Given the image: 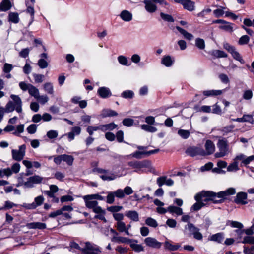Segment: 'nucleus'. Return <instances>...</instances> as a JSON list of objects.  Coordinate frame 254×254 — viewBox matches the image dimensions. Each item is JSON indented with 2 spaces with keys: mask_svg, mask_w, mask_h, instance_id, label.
I'll use <instances>...</instances> for the list:
<instances>
[{
  "mask_svg": "<svg viewBox=\"0 0 254 254\" xmlns=\"http://www.w3.org/2000/svg\"><path fill=\"white\" fill-rule=\"evenodd\" d=\"M236 193V189L234 188H229L224 191H221L216 193L211 191L203 190L197 193L195 197V200L197 202L200 201L203 203L204 206L210 201H212L215 204L221 203L227 199V197L234 195Z\"/></svg>",
  "mask_w": 254,
  "mask_h": 254,
  "instance_id": "1",
  "label": "nucleus"
},
{
  "mask_svg": "<svg viewBox=\"0 0 254 254\" xmlns=\"http://www.w3.org/2000/svg\"><path fill=\"white\" fill-rule=\"evenodd\" d=\"M10 98L14 102L11 101L8 102L5 106V112L10 113L15 110L17 112L21 113L22 102L20 98L18 96L13 94L11 95Z\"/></svg>",
  "mask_w": 254,
  "mask_h": 254,
  "instance_id": "2",
  "label": "nucleus"
},
{
  "mask_svg": "<svg viewBox=\"0 0 254 254\" xmlns=\"http://www.w3.org/2000/svg\"><path fill=\"white\" fill-rule=\"evenodd\" d=\"M219 152L215 154L216 158H221L226 155L229 152L228 141L226 139H219L217 142Z\"/></svg>",
  "mask_w": 254,
  "mask_h": 254,
  "instance_id": "3",
  "label": "nucleus"
},
{
  "mask_svg": "<svg viewBox=\"0 0 254 254\" xmlns=\"http://www.w3.org/2000/svg\"><path fill=\"white\" fill-rule=\"evenodd\" d=\"M188 229L190 235H193V238L197 240H202L203 239L202 234L199 232L200 229L196 227L193 224L188 223L185 225V229Z\"/></svg>",
  "mask_w": 254,
  "mask_h": 254,
  "instance_id": "4",
  "label": "nucleus"
},
{
  "mask_svg": "<svg viewBox=\"0 0 254 254\" xmlns=\"http://www.w3.org/2000/svg\"><path fill=\"white\" fill-rule=\"evenodd\" d=\"M26 145L23 144L19 146V149H12L11 154L12 159L17 161H21L25 155Z\"/></svg>",
  "mask_w": 254,
  "mask_h": 254,
  "instance_id": "5",
  "label": "nucleus"
},
{
  "mask_svg": "<svg viewBox=\"0 0 254 254\" xmlns=\"http://www.w3.org/2000/svg\"><path fill=\"white\" fill-rule=\"evenodd\" d=\"M82 251L83 254H100V253L101 252L99 247L89 242L85 243V247Z\"/></svg>",
  "mask_w": 254,
  "mask_h": 254,
  "instance_id": "6",
  "label": "nucleus"
},
{
  "mask_svg": "<svg viewBox=\"0 0 254 254\" xmlns=\"http://www.w3.org/2000/svg\"><path fill=\"white\" fill-rule=\"evenodd\" d=\"M44 198L43 195H39L36 197L34 199V201L32 203H23L21 206L27 209H34L37 207L41 206L44 201Z\"/></svg>",
  "mask_w": 254,
  "mask_h": 254,
  "instance_id": "7",
  "label": "nucleus"
},
{
  "mask_svg": "<svg viewBox=\"0 0 254 254\" xmlns=\"http://www.w3.org/2000/svg\"><path fill=\"white\" fill-rule=\"evenodd\" d=\"M44 178L39 175H35L27 179V181L24 183V186L28 188H32L34 187V184H40L42 182Z\"/></svg>",
  "mask_w": 254,
  "mask_h": 254,
  "instance_id": "8",
  "label": "nucleus"
},
{
  "mask_svg": "<svg viewBox=\"0 0 254 254\" xmlns=\"http://www.w3.org/2000/svg\"><path fill=\"white\" fill-rule=\"evenodd\" d=\"M129 166L135 169H141L149 168L151 165L150 161L148 160L130 161L128 163Z\"/></svg>",
  "mask_w": 254,
  "mask_h": 254,
  "instance_id": "9",
  "label": "nucleus"
},
{
  "mask_svg": "<svg viewBox=\"0 0 254 254\" xmlns=\"http://www.w3.org/2000/svg\"><path fill=\"white\" fill-rule=\"evenodd\" d=\"M185 152L188 155L191 157H195L197 155L203 156V149L197 146L189 147L185 151Z\"/></svg>",
  "mask_w": 254,
  "mask_h": 254,
  "instance_id": "10",
  "label": "nucleus"
},
{
  "mask_svg": "<svg viewBox=\"0 0 254 254\" xmlns=\"http://www.w3.org/2000/svg\"><path fill=\"white\" fill-rule=\"evenodd\" d=\"M248 195L246 192L241 191L237 193L233 202L238 205H246L248 204Z\"/></svg>",
  "mask_w": 254,
  "mask_h": 254,
  "instance_id": "11",
  "label": "nucleus"
},
{
  "mask_svg": "<svg viewBox=\"0 0 254 254\" xmlns=\"http://www.w3.org/2000/svg\"><path fill=\"white\" fill-rule=\"evenodd\" d=\"M176 3H181L183 8L189 11H192L195 9V3L191 0H175Z\"/></svg>",
  "mask_w": 254,
  "mask_h": 254,
  "instance_id": "12",
  "label": "nucleus"
},
{
  "mask_svg": "<svg viewBox=\"0 0 254 254\" xmlns=\"http://www.w3.org/2000/svg\"><path fill=\"white\" fill-rule=\"evenodd\" d=\"M205 150L203 149V156L210 155L213 154L215 151V145L210 140H207L205 145Z\"/></svg>",
  "mask_w": 254,
  "mask_h": 254,
  "instance_id": "13",
  "label": "nucleus"
},
{
  "mask_svg": "<svg viewBox=\"0 0 254 254\" xmlns=\"http://www.w3.org/2000/svg\"><path fill=\"white\" fill-rule=\"evenodd\" d=\"M144 242L147 246L153 248L158 249L162 246L161 243L158 242L156 239L152 237L145 238Z\"/></svg>",
  "mask_w": 254,
  "mask_h": 254,
  "instance_id": "14",
  "label": "nucleus"
},
{
  "mask_svg": "<svg viewBox=\"0 0 254 254\" xmlns=\"http://www.w3.org/2000/svg\"><path fill=\"white\" fill-rule=\"evenodd\" d=\"M111 241L112 242H116L118 243H126L130 244L131 242L137 243L138 241L136 240L129 239L127 237H121V236H113Z\"/></svg>",
  "mask_w": 254,
  "mask_h": 254,
  "instance_id": "15",
  "label": "nucleus"
},
{
  "mask_svg": "<svg viewBox=\"0 0 254 254\" xmlns=\"http://www.w3.org/2000/svg\"><path fill=\"white\" fill-rule=\"evenodd\" d=\"M97 94L102 98L106 99L112 95L110 89L106 87H101L98 88Z\"/></svg>",
  "mask_w": 254,
  "mask_h": 254,
  "instance_id": "16",
  "label": "nucleus"
},
{
  "mask_svg": "<svg viewBox=\"0 0 254 254\" xmlns=\"http://www.w3.org/2000/svg\"><path fill=\"white\" fill-rule=\"evenodd\" d=\"M143 3L145 4V10L149 13H153L157 10V6L153 0H144Z\"/></svg>",
  "mask_w": 254,
  "mask_h": 254,
  "instance_id": "17",
  "label": "nucleus"
},
{
  "mask_svg": "<svg viewBox=\"0 0 254 254\" xmlns=\"http://www.w3.org/2000/svg\"><path fill=\"white\" fill-rule=\"evenodd\" d=\"M224 239V234L223 232L217 233L209 236L208 241H213L217 243H222Z\"/></svg>",
  "mask_w": 254,
  "mask_h": 254,
  "instance_id": "18",
  "label": "nucleus"
},
{
  "mask_svg": "<svg viewBox=\"0 0 254 254\" xmlns=\"http://www.w3.org/2000/svg\"><path fill=\"white\" fill-rule=\"evenodd\" d=\"M81 128L79 126H75L72 127L71 131L68 132L66 135L69 141L74 139L75 135H79L81 133Z\"/></svg>",
  "mask_w": 254,
  "mask_h": 254,
  "instance_id": "19",
  "label": "nucleus"
},
{
  "mask_svg": "<svg viewBox=\"0 0 254 254\" xmlns=\"http://www.w3.org/2000/svg\"><path fill=\"white\" fill-rule=\"evenodd\" d=\"M26 227L28 229H38L40 230H43L46 228V224L42 222H31L27 223Z\"/></svg>",
  "mask_w": 254,
  "mask_h": 254,
  "instance_id": "20",
  "label": "nucleus"
},
{
  "mask_svg": "<svg viewBox=\"0 0 254 254\" xmlns=\"http://www.w3.org/2000/svg\"><path fill=\"white\" fill-rule=\"evenodd\" d=\"M83 198L85 201L86 206L89 209H93L98 204L96 200L88 197L87 195L84 196Z\"/></svg>",
  "mask_w": 254,
  "mask_h": 254,
  "instance_id": "21",
  "label": "nucleus"
},
{
  "mask_svg": "<svg viewBox=\"0 0 254 254\" xmlns=\"http://www.w3.org/2000/svg\"><path fill=\"white\" fill-rule=\"evenodd\" d=\"M120 17L124 21L129 22L132 19V14L129 11L124 10L121 12Z\"/></svg>",
  "mask_w": 254,
  "mask_h": 254,
  "instance_id": "22",
  "label": "nucleus"
},
{
  "mask_svg": "<svg viewBox=\"0 0 254 254\" xmlns=\"http://www.w3.org/2000/svg\"><path fill=\"white\" fill-rule=\"evenodd\" d=\"M174 63V60L169 55L164 56L161 60V64L166 67L171 66Z\"/></svg>",
  "mask_w": 254,
  "mask_h": 254,
  "instance_id": "23",
  "label": "nucleus"
},
{
  "mask_svg": "<svg viewBox=\"0 0 254 254\" xmlns=\"http://www.w3.org/2000/svg\"><path fill=\"white\" fill-rule=\"evenodd\" d=\"M49 187L50 190H44V193L49 197H53L55 193L59 190L58 187L55 185H51Z\"/></svg>",
  "mask_w": 254,
  "mask_h": 254,
  "instance_id": "24",
  "label": "nucleus"
},
{
  "mask_svg": "<svg viewBox=\"0 0 254 254\" xmlns=\"http://www.w3.org/2000/svg\"><path fill=\"white\" fill-rule=\"evenodd\" d=\"M11 7V3L9 0H3L0 3V11H6Z\"/></svg>",
  "mask_w": 254,
  "mask_h": 254,
  "instance_id": "25",
  "label": "nucleus"
},
{
  "mask_svg": "<svg viewBox=\"0 0 254 254\" xmlns=\"http://www.w3.org/2000/svg\"><path fill=\"white\" fill-rule=\"evenodd\" d=\"M100 130L102 131H106L107 130H113L117 127V125L114 123H111L107 124L101 125Z\"/></svg>",
  "mask_w": 254,
  "mask_h": 254,
  "instance_id": "26",
  "label": "nucleus"
},
{
  "mask_svg": "<svg viewBox=\"0 0 254 254\" xmlns=\"http://www.w3.org/2000/svg\"><path fill=\"white\" fill-rule=\"evenodd\" d=\"M167 210L170 213L172 214H176L178 216L181 215L183 213L182 209L181 208L173 205L169 206L167 208Z\"/></svg>",
  "mask_w": 254,
  "mask_h": 254,
  "instance_id": "27",
  "label": "nucleus"
},
{
  "mask_svg": "<svg viewBox=\"0 0 254 254\" xmlns=\"http://www.w3.org/2000/svg\"><path fill=\"white\" fill-rule=\"evenodd\" d=\"M234 24L224 20L221 25L219 26V28L225 31L231 32L233 31V25Z\"/></svg>",
  "mask_w": 254,
  "mask_h": 254,
  "instance_id": "28",
  "label": "nucleus"
},
{
  "mask_svg": "<svg viewBox=\"0 0 254 254\" xmlns=\"http://www.w3.org/2000/svg\"><path fill=\"white\" fill-rule=\"evenodd\" d=\"M125 215L133 221L137 222L139 220L138 214L136 211L130 210L126 212Z\"/></svg>",
  "mask_w": 254,
  "mask_h": 254,
  "instance_id": "29",
  "label": "nucleus"
},
{
  "mask_svg": "<svg viewBox=\"0 0 254 254\" xmlns=\"http://www.w3.org/2000/svg\"><path fill=\"white\" fill-rule=\"evenodd\" d=\"M118 115V114L117 112L110 109H105L103 110L101 114V116L103 118L117 116Z\"/></svg>",
  "mask_w": 254,
  "mask_h": 254,
  "instance_id": "30",
  "label": "nucleus"
},
{
  "mask_svg": "<svg viewBox=\"0 0 254 254\" xmlns=\"http://www.w3.org/2000/svg\"><path fill=\"white\" fill-rule=\"evenodd\" d=\"M116 226L117 230L120 232H125L127 235H130L129 231H127V230L126 229V226L125 222L123 221L117 222Z\"/></svg>",
  "mask_w": 254,
  "mask_h": 254,
  "instance_id": "31",
  "label": "nucleus"
},
{
  "mask_svg": "<svg viewBox=\"0 0 254 254\" xmlns=\"http://www.w3.org/2000/svg\"><path fill=\"white\" fill-rule=\"evenodd\" d=\"M223 93L221 90H206L203 92V94L205 96H212L220 95Z\"/></svg>",
  "mask_w": 254,
  "mask_h": 254,
  "instance_id": "32",
  "label": "nucleus"
},
{
  "mask_svg": "<svg viewBox=\"0 0 254 254\" xmlns=\"http://www.w3.org/2000/svg\"><path fill=\"white\" fill-rule=\"evenodd\" d=\"M176 29L181 34L184 36L186 39L189 40H190L193 38V36L192 34L188 32L186 30L182 28L181 27L179 26H176Z\"/></svg>",
  "mask_w": 254,
  "mask_h": 254,
  "instance_id": "33",
  "label": "nucleus"
},
{
  "mask_svg": "<svg viewBox=\"0 0 254 254\" xmlns=\"http://www.w3.org/2000/svg\"><path fill=\"white\" fill-rule=\"evenodd\" d=\"M181 245L179 244L176 245H173L170 243V242L168 241H166L164 243V247L165 249L171 251H174L177 250L180 247Z\"/></svg>",
  "mask_w": 254,
  "mask_h": 254,
  "instance_id": "34",
  "label": "nucleus"
},
{
  "mask_svg": "<svg viewBox=\"0 0 254 254\" xmlns=\"http://www.w3.org/2000/svg\"><path fill=\"white\" fill-rule=\"evenodd\" d=\"M8 21L16 24L19 22V15L17 12H10L8 14Z\"/></svg>",
  "mask_w": 254,
  "mask_h": 254,
  "instance_id": "35",
  "label": "nucleus"
},
{
  "mask_svg": "<svg viewBox=\"0 0 254 254\" xmlns=\"http://www.w3.org/2000/svg\"><path fill=\"white\" fill-rule=\"evenodd\" d=\"M100 177L104 181H112L117 178V175L108 171V173L101 175Z\"/></svg>",
  "mask_w": 254,
  "mask_h": 254,
  "instance_id": "36",
  "label": "nucleus"
},
{
  "mask_svg": "<svg viewBox=\"0 0 254 254\" xmlns=\"http://www.w3.org/2000/svg\"><path fill=\"white\" fill-rule=\"evenodd\" d=\"M28 93L30 96L34 97L35 99H36L39 94L38 89L32 84L29 88Z\"/></svg>",
  "mask_w": 254,
  "mask_h": 254,
  "instance_id": "37",
  "label": "nucleus"
},
{
  "mask_svg": "<svg viewBox=\"0 0 254 254\" xmlns=\"http://www.w3.org/2000/svg\"><path fill=\"white\" fill-rule=\"evenodd\" d=\"M212 55L216 58H226L228 55L223 51L216 50L212 52Z\"/></svg>",
  "mask_w": 254,
  "mask_h": 254,
  "instance_id": "38",
  "label": "nucleus"
},
{
  "mask_svg": "<svg viewBox=\"0 0 254 254\" xmlns=\"http://www.w3.org/2000/svg\"><path fill=\"white\" fill-rule=\"evenodd\" d=\"M141 128L142 130L149 132H155L157 131V129L156 127L150 126L149 125L143 124L141 126Z\"/></svg>",
  "mask_w": 254,
  "mask_h": 254,
  "instance_id": "39",
  "label": "nucleus"
},
{
  "mask_svg": "<svg viewBox=\"0 0 254 254\" xmlns=\"http://www.w3.org/2000/svg\"><path fill=\"white\" fill-rule=\"evenodd\" d=\"M178 134L183 139H186L190 135V132L188 130L180 129L178 131Z\"/></svg>",
  "mask_w": 254,
  "mask_h": 254,
  "instance_id": "40",
  "label": "nucleus"
},
{
  "mask_svg": "<svg viewBox=\"0 0 254 254\" xmlns=\"http://www.w3.org/2000/svg\"><path fill=\"white\" fill-rule=\"evenodd\" d=\"M230 54L236 60L239 61L242 64L245 63V61L243 59L239 53L236 50V49Z\"/></svg>",
  "mask_w": 254,
  "mask_h": 254,
  "instance_id": "41",
  "label": "nucleus"
},
{
  "mask_svg": "<svg viewBox=\"0 0 254 254\" xmlns=\"http://www.w3.org/2000/svg\"><path fill=\"white\" fill-rule=\"evenodd\" d=\"M145 152V151H136L132 153L131 155L135 158L140 159L146 157Z\"/></svg>",
  "mask_w": 254,
  "mask_h": 254,
  "instance_id": "42",
  "label": "nucleus"
},
{
  "mask_svg": "<svg viewBox=\"0 0 254 254\" xmlns=\"http://www.w3.org/2000/svg\"><path fill=\"white\" fill-rule=\"evenodd\" d=\"M130 246L131 249L136 252H140L144 251V248L141 245L137 244V243L131 242Z\"/></svg>",
  "mask_w": 254,
  "mask_h": 254,
  "instance_id": "43",
  "label": "nucleus"
},
{
  "mask_svg": "<svg viewBox=\"0 0 254 254\" xmlns=\"http://www.w3.org/2000/svg\"><path fill=\"white\" fill-rule=\"evenodd\" d=\"M62 156H63V161L65 162L68 165L70 166L73 164L74 158L72 156L63 154Z\"/></svg>",
  "mask_w": 254,
  "mask_h": 254,
  "instance_id": "44",
  "label": "nucleus"
},
{
  "mask_svg": "<svg viewBox=\"0 0 254 254\" xmlns=\"http://www.w3.org/2000/svg\"><path fill=\"white\" fill-rule=\"evenodd\" d=\"M227 225H229L233 228H237L238 229L244 228V226L242 223H241V222H239L238 221H236L229 220L227 222Z\"/></svg>",
  "mask_w": 254,
  "mask_h": 254,
  "instance_id": "45",
  "label": "nucleus"
},
{
  "mask_svg": "<svg viewBox=\"0 0 254 254\" xmlns=\"http://www.w3.org/2000/svg\"><path fill=\"white\" fill-rule=\"evenodd\" d=\"M195 46L200 50L204 49L205 44L203 39L197 38L195 39Z\"/></svg>",
  "mask_w": 254,
  "mask_h": 254,
  "instance_id": "46",
  "label": "nucleus"
},
{
  "mask_svg": "<svg viewBox=\"0 0 254 254\" xmlns=\"http://www.w3.org/2000/svg\"><path fill=\"white\" fill-rule=\"evenodd\" d=\"M44 90L48 94H53L54 93L53 86L50 82H48L43 85Z\"/></svg>",
  "mask_w": 254,
  "mask_h": 254,
  "instance_id": "47",
  "label": "nucleus"
},
{
  "mask_svg": "<svg viewBox=\"0 0 254 254\" xmlns=\"http://www.w3.org/2000/svg\"><path fill=\"white\" fill-rule=\"evenodd\" d=\"M145 223L148 226L154 228H156L158 226L157 221L151 217L147 218L145 220Z\"/></svg>",
  "mask_w": 254,
  "mask_h": 254,
  "instance_id": "48",
  "label": "nucleus"
},
{
  "mask_svg": "<svg viewBox=\"0 0 254 254\" xmlns=\"http://www.w3.org/2000/svg\"><path fill=\"white\" fill-rule=\"evenodd\" d=\"M161 18L165 21L168 22H173L174 21V18L169 14H165L163 12L160 13Z\"/></svg>",
  "mask_w": 254,
  "mask_h": 254,
  "instance_id": "49",
  "label": "nucleus"
},
{
  "mask_svg": "<svg viewBox=\"0 0 254 254\" xmlns=\"http://www.w3.org/2000/svg\"><path fill=\"white\" fill-rule=\"evenodd\" d=\"M121 96L125 99H132L134 96V93L131 90H126L122 93Z\"/></svg>",
  "mask_w": 254,
  "mask_h": 254,
  "instance_id": "50",
  "label": "nucleus"
},
{
  "mask_svg": "<svg viewBox=\"0 0 254 254\" xmlns=\"http://www.w3.org/2000/svg\"><path fill=\"white\" fill-rule=\"evenodd\" d=\"M17 204L7 200L5 202L4 206L2 207V209H3V210H7L12 208L14 206H17Z\"/></svg>",
  "mask_w": 254,
  "mask_h": 254,
  "instance_id": "51",
  "label": "nucleus"
},
{
  "mask_svg": "<svg viewBox=\"0 0 254 254\" xmlns=\"http://www.w3.org/2000/svg\"><path fill=\"white\" fill-rule=\"evenodd\" d=\"M123 207L122 206H111L107 207V210L114 213H117L116 212L120 211Z\"/></svg>",
  "mask_w": 254,
  "mask_h": 254,
  "instance_id": "52",
  "label": "nucleus"
},
{
  "mask_svg": "<svg viewBox=\"0 0 254 254\" xmlns=\"http://www.w3.org/2000/svg\"><path fill=\"white\" fill-rule=\"evenodd\" d=\"M27 7L26 11H27V12L30 14L31 17V20L29 23V26H30L32 24L33 21H34L35 11H34V7L33 6L27 5Z\"/></svg>",
  "mask_w": 254,
  "mask_h": 254,
  "instance_id": "53",
  "label": "nucleus"
},
{
  "mask_svg": "<svg viewBox=\"0 0 254 254\" xmlns=\"http://www.w3.org/2000/svg\"><path fill=\"white\" fill-rule=\"evenodd\" d=\"M239 170L238 164L237 161L231 163L227 167V171L229 172L237 171Z\"/></svg>",
  "mask_w": 254,
  "mask_h": 254,
  "instance_id": "54",
  "label": "nucleus"
},
{
  "mask_svg": "<svg viewBox=\"0 0 254 254\" xmlns=\"http://www.w3.org/2000/svg\"><path fill=\"white\" fill-rule=\"evenodd\" d=\"M32 75L35 83H40L43 82L44 78V76L43 75L36 73H33Z\"/></svg>",
  "mask_w": 254,
  "mask_h": 254,
  "instance_id": "55",
  "label": "nucleus"
},
{
  "mask_svg": "<svg viewBox=\"0 0 254 254\" xmlns=\"http://www.w3.org/2000/svg\"><path fill=\"white\" fill-rule=\"evenodd\" d=\"M38 65L40 68H46L48 66V62L44 59H40L37 63Z\"/></svg>",
  "mask_w": 254,
  "mask_h": 254,
  "instance_id": "56",
  "label": "nucleus"
},
{
  "mask_svg": "<svg viewBox=\"0 0 254 254\" xmlns=\"http://www.w3.org/2000/svg\"><path fill=\"white\" fill-rule=\"evenodd\" d=\"M119 62L123 65L129 66L130 64H128L127 59L124 56H119L118 57Z\"/></svg>",
  "mask_w": 254,
  "mask_h": 254,
  "instance_id": "57",
  "label": "nucleus"
},
{
  "mask_svg": "<svg viewBox=\"0 0 254 254\" xmlns=\"http://www.w3.org/2000/svg\"><path fill=\"white\" fill-rule=\"evenodd\" d=\"M97 130H100V126H89L87 128V131L90 136L93 134V132Z\"/></svg>",
  "mask_w": 254,
  "mask_h": 254,
  "instance_id": "58",
  "label": "nucleus"
},
{
  "mask_svg": "<svg viewBox=\"0 0 254 254\" xmlns=\"http://www.w3.org/2000/svg\"><path fill=\"white\" fill-rule=\"evenodd\" d=\"M250 40V38L248 35L242 36L239 40L238 44L240 45L247 44Z\"/></svg>",
  "mask_w": 254,
  "mask_h": 254,
  "instance_id": "59",
  "label": "nucleus"
},
{
  "mask_svg": "<svg viewBox=\"0 0 254 254\" xmlns=\"http://www.w3.org/2000/svg\"><path fill=\"white\" fill-rule=\"evenodd\" d=\"M203 206L204 204L203 203H201L200 201L195 203L191 207V211H197L199 210Z\"/></svg>",
  "mask_w": 254,
  "mask_h": 254,
  "instance_id": "60",
  "label": "nucleus"
},
{
  "mask_svg": "<svg viewBox=\"0 0 254 254\" xmlns=\"http://www.w3.org/2000/svg\"><path fill=\"white\" fill-rule=\"evenodd\" d=\"M242 243L243 244H254V236H248L245 237Z\"/></svg>",
  "mask_w": 254,
  "mask_h": 254,
  "instance_id": "61",
  "label": "nucleus"
},
{
  "mask_svg": "<svg viewBox=\"0 0 254 254\" xmlns=\"http://www.w3.org/2000/svg\"><path fill=\"white\" fill-rule=\"evenodd\" d=\"M37 101H38L41 104H45L47 103L49 100V98L47 95H41L40 96L39 94L38 97L36 99Z\"/></svg>",
  "mask_w": 254,
  "mask_h": 254,
  "instance_id": "62",
  "label": "nucleus"
},
{
  "mask_svg": "<svg viewBox=\"0 0 254 254\" xmlns=\"http://www.w3.org/2000/svg\"><path fill=\"white\" fill-rule=\"evenodd\" d=\"M24 125L23 124H20L16 127V131L13 133L15 135L20 136L19 134L22 133L24 131Z\"/></svg>",
  "mask_w": 254,
  "mask_h": 254,
  "instance_id": "63",
  "label": "nucleus"
},
{
  "mask_svg": "<svg viewBox=\"0 0 254 254\" xmlns=\"http://www.w3.org/2000/svg\"><path fill=\"white\" fill-rule=\"evenodd\" d=\"M30 51V49L28 48H24L21 50V51L19 52V56L22 57L23 58H27L29 54Z\"/></svg>",
  "mask_w": 254,
  "mask_h": 254,
  "instance_id": "64",
  "label": "nucleus"
}]
</instances>
